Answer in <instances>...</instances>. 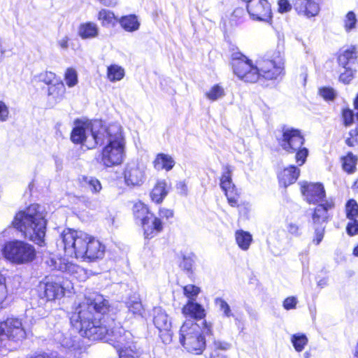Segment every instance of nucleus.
<instances>
[{
	"label": "nucleus",
	"instance_id": "5fc2aeb1",
	"mask_svg": "<svg viewBox=\"0 0 358 358\" xmlns=\"http://www.w3.org/2000/svg\"><path fill=\"white\" fill-rule=\"evenodd\" d=\"M55 78V73L51 71H46L44 74L41 75V80L49 86L53 84L52 83Z\"/></svg>",
	"mask_w": 358,
	"mask_h": 358
},
{
	"label": "nucleus",
	"instance_id": "de8ad7c7",
	"mask_svg": "<svg viewBox=\"0 0 358 358\" xmlns=\"http://www.w3.org/2000/svg\"><path fill=\"white\" fill-rule=\"evenodd\" d=\"M354 111L348 108H344L342 110V117L343 119V124L345 126L348 127L352 124L355 119Z\"/></svg>",
	"mask_w": 358,
	"mask_h": 358
},
{
	"label": "nucleus",
	"instance_id": "dca6fc26",
	"mask_svg": "<svg viewBox=\"0 0 358 358\" xmlns=\"http://www.w3.org/2000/svg\"><path fill=\"white\" fill-rule=\"evenodd\" d=\"M247 10L253 20L268 22L272 17L271 5L267 0H250Z\"/></svg>",
	"mask_w": 358,
	"mask_h": 358
},
{
	"label": "nucleus",
	"instance_id": "69168bd1",
	"mask_svg": "<svg viewBox=\"0 0 358 358\" xmlns=\"http://www.w3.org/2000/svg\"><path fill=\"white\" fill-rule=\"evenodd\" d=\"M355 143H356L355 141V139L352 138L351 137H348L346 138L345 140V143L350 146V147H352L355 145Z\"/></svg>",
	"mask_w": 358,
	"mask_h": 358
},
{
	"label": "nucleus",
	"instance_id": "3c124183",
	"mask_svg": "<svg viewBox=\"0 0 358 358\" xmlns=\"http://www.w3.org/2000/svg\"><path fill=\"white\" fill-rule=\"evenodd\" d=\"M297 303H298V300H297L296 297L293 296H289V297H287L283 301L282 306L285 310H289L295 309L296 307Z\"/></svg>",
	"mask_w": 358,
	"mask_h": 358
},
{
	"label": "nucleus",
	"instance_id": "ddd939ff",
	"mask_svg": "<svg viewBox=\"0 0 358 358\" xmlns=\"http://www.w3.org/2000/svg\"><path fill=\"white\" fill-rule=\"evenodd\" d=\"M124 143H107L103 148L100 163L105 167H113L123 161Z\"/></svg>",
	"mask_w": 358,
	"mask_h": 358
},
{
	"label": "nucleus",
	"instance_id": "09e8293b",
	"mask_svg": "<svg viewBox=\"0 0 358 358\" xmlns=\"http://www.w3.org/2000/svg\"><path fill=\"white\" fill-rule=\"evenodd\" d=\"M345 72L341 73L339 76V80L344 84H348L354 76V71L352 69V66L350 68H344Z\"/></svg>",
	"mask_w": 358,
	"mask_h": 358
},
{
	"label": "nucleus",
	"instance_id": "8fccbe9b",
	"mask_svg": "<svg viewBox=\"0 0 358 358\" xmlns=\"http://www.w3.org/2000/svg\"><path fill=\"white\" fill-rule=\"evenodd\" d=\"M213 340V350L217 351L218 350H227L230 349L231 345L226 341H220V340H215L213 336L210 337V340Z\"/></svg>",
	"mask_w": 358,
	"mask_h": 358
},
{
	"label": "nucleus",
	"instance_id": "6e6d98bb",
	"mask_svg": "<svg viewBox=\"0 0 358 358\" xmlns=\"http://www.w3.org/2000/svg\"><path fill=\"white\" fill-rule=\"evenodd\" d=\"M278 10L280 13H287L291 10V5L287 0H278Z\"/></svg>",
	"mask_w": 358,
	"mask_h": 358
},
{
	"label": "nucleus",
	"instance_id": "9d476101",
	"mask_svg": "<svg viewBox=\"0 0 358 358\" xmlns=\"http://www.w3.org/2000/svg\"><path fill=\"white\" fill-rule=\"evenodd\" d=\"M281 136H277L278 145L285 152L292 154L305 143V138L300 129L283 124L280 129Z\"/></svg>",
	"mask_w": 358,
	"mask_h": 358
},
{
	"label": "nucleus",
	"instance_id": "e433bc0d",
	"mask_svg": "<svg viewBox=\"0 0 358 358\" xmlns=\"http://www.w3.org/2000/svg\"><path fill=\"white\" fill-rule=\"evenodd\" d=\"M346 217L354 220L358 216V203L353 199H349L345 204Z\"/></svg>",
	"mask_w": 358,
	"mask_h": 358
},
{
	"label": "nucleus",
	"instance_id": "b1692460",
	"mask_svg": "<svg viewBox=\"0 0 358 358\" xmlns=\"http://www.w3.org/2000/svg\"><path fill=\"white\" fill-rule=\"evenodd\" d=\"M175 160L167 154L158 153L153 162L154 168L157 170L171 171L175 166Z\"/></svg>",
	"mask_w": 358,
	"mask_h": 358
},
{
	"label": "nucleus",
	"instance_id": "2f4dec72",
	"mask_svg": "<svg viewBox=\"0 0 358 358\" xmlns=\"http://www.w3.org/2000/svg\"><path fill=\"white\" fill-rule=\"evenodd\" d=\"M215 305L218 308L224 318L229 319L234 316V313L228 302L222 297H216L214 300Z\"/></svg>",
	"mask_w": 358,
	"mask_h": 358
},
{
	"label": "nucleus",
	"instance_id": "603ef678",
	"mask_svg": "<svg viewBox=\"0 0 358 358\" xmlns=\"http://www.w3.org/2000/svg\"><path fill=\"white\" fill-rule=\"evenodd\" d=\"M352 222H348L346 227V232L349 236H355L358 234V220L356 219L351 220Z\"/></svg>",
	"mask_w": 358,
	"mask_h": 358
},
{
	"label": "nucleus",
	"instance_id": "cd10ccee",
	"mask_svg": "<svg viewBox=\"0 0 358 358\" xmlns=\"http://www.w3.org/2000/svg\"><path fill=\"white\" fill-rule=\"evenodd\" d=\"M357 59V52L355 46H352L345 50L343 54L339 55L338 61L339 65L343 68H350L355 63Z\"/></svg>",
	"mask_w": 358,
	"mask_h": 358
},
{
	"label": "nucleus",
	"instance_id": "1a4fd4ad",
	"mask_svg": "<svg viewBox=\"0 0 358 358\" xmlns=\"http://www.w3.org/2000/svg\"><path fill=\"white\" fill-rule=\"evenodd\" d=\"M26 337V331L21 320L15 317H8L0 322V348L6 347L8 341L18 342Z\"/></svg>",
	"mask_w": 358,
	"mask_h": 358
},
{
	"label": "nucleus",
	"instance_id": "f257e3e1",
	"mask_svg": "<svg viewBox=\"0 0 358 358\" xmlns=\"http://www.w3.org/2000/svg\"><path fill=\"white\" fill-rule=\"evenodd\" d=\"M109 301L99 292L85 295L82 302L75 303L70 317L71 325L80 335L92 341L103 340L114 347L119 358H136L133 336L122 327L112 325L114 320H108Z\"/></svg>",
	"mask_w": 358,
	"mask_h": 358
},
{
	"label": "nucleus",
	"instance_id": "f03ea898",
	"mask_svg": "<svg viewBox=\"0 0 358 358\" xmlns=\"http://www.w3.org/2000/svg\"><path fill=\"white\" fill-rule=\"evenodd\" d=\"M234 73L246 83H257L263 87H273L284 75V59L279 51L267 53L256 65L240 52H233L231 62Z\"/></svg>",
	"mask_w": 358,
	"mask_h": 358
},
{
	"label": "nucleus",
	"instance_id": "c85d7f7f",
	"mask_svg": "<svg viewBox=\"0 0 358 358\" xmlns=\"http://www.w3.org/2000/svg\"><path fill=\"white\" fill-rule=\"evenodd\" d=\"M235 237L236 243L242 250L246 251L249 249L252 242V236L249 231L242 229L237 230Z\"/></svg>",
	"mask_w": 358,
	"mask_h": 358
},
{
	"label": "nucleus",
	"instance_id": "c9c22d12",
	"mask_svg": "<svg viewBox=\"0 0 358 358\" xmlns=\"http://www.w3.org/2000/svg\"><path fill=\"white\" fill-rule=\"evenodd\" d=\"M343 23L344 29L348 33L355 29L357 23V19L354 11L351 10L347 13L343 20Z\"/></svg>",
	"mask_w": 358,
	"mask_h": 358
},
{
	"label": "nucleus",
	"instance_id": "72a5a7b5",
	"mask_svg": "<svg viewBox=\"0 0 358 358\" xmlns=\"http://www.w3.org/2000/svg\"><path fill=\"white\" fill-rule=\"evenodd\" d=\"M126 306L129 312L131 313L134 316H141L143 310V306L140 299L134 296L130 297L126 302Z\"/></svg>",
	"mask_w": 358,
	"mask_h": 358
},
{
	"label": "nucleus",
	"instance_id": "c03bdc74",
	"mask_svg": "<svg viewBox=\"0 0 358 358\" xmlns=\"http://www.w3.org/2000/svg\"><path fill=\"white\" fill-rule=\"evenodd\" d=\"M295 155V160L299 166L303 165L307 159V157L309 155V150L306 147H300V148H297L294 152Z\"/></svg>",
	"mask_w": 358,
	"mask_h": 358
},
{
	"label": "nucleus",
	"instance_id": "58836bf2",
	"mask_svg": "<svg viewBox=\"0 0 358 358\" xmlns=\"http://www.w3.org/2000/svg\"><path fill=\"white\" fill-rule=\"evenodd\" d=\"M58 270L70 274H74L78 273L79 270L82 271V268L76 264L71 262L60 260L58 266Z\"/></svg>",
	"mask_w": 358,
	"mask_h": 358
},
{
	"label": "nucleus",
	"instance_id": "6ab92c4d",
	"mask_svg": "<svg viewBox=\"0 0 358 358\" xmlns=\"http://www.w3.org/2000/svg\"><path fill=\"white\" fill-rule=\"evenodd\" d=\"M316 205L312 213L313 224H325L328 222L329 210L334 208V199L329 198Z\"/></svg>",
	"mask_w": 358,
	"mask_h": 358
},
{
	"label": "nucleus",
	"instance_id": "412c9836",
	"mask_svg": "<svg viewBox=\"0 0 358 358\" xmlns=\"http://www.w3.org/2000/svg\"><path fill=\"white\" fill-rule=\"evenodd\" d=\"M294 6L299 13L308 17L317 15L320 11L319 5L313 0H297Z\"/></svg>",
	"mask_w": 358,
	"mask_h": 358
},
{
	"label": "nucleus",
	"instance_id": "5701e85b",
	"mask_svg": "<svg viewBox=\"0 0 358 358\" xmlns=\"http://www.w3.org/2000/svg\"><path fill=\"white\" fill-rule=\"evenodd\" d=\"M99 34L98 25L92 22L81 23L78 28V35L83 39H92L96 38Z\"/></svg>",
	"mask_w": 358,
	"mask_h": 358
},
{
	"label": "nucleus",
	"instance_id": "393cba45",
	"mask_svg": "<svg viewBox=\"0 0 358 358\" xmlns=\"http://www.w3.org/2000/svg\"><path fill=\"white\" fill-rule=\"evenodd\" d=\"M121 27L128 32L137 31L140 27V22L134 14L122 16L118 20Z\"/></svg>",
	"mask_w": 358,
	"mask_h": 358
},
{
	"label": "nucleus",
	"instance_id": "7c9ffc66",
	"mask_svg": "<svg viewBox=\"0 0 358 358\" xmlns=\"http://www.w3.org/2000/svg\"><path fill=\"white\" fill-rule=\"evenodd\" d=\"M290 341L297 352H302L308 343L307 336L303 333H296L291 336Z\"/></svg>",
	"mask_w": 358,
	"mask_h": 358
},
{
	"label": "nucleus",
	"instance_id": "4c0bfd02",
	"mask_svg": "<svg viewBox=\"0 0 358 358\" xmlns=\"http://www.w3.org/2000/svg\"><path fill=\"white\" fill-rule=\"evenodd\" d=\"M83 180L87 187L92 193L97 194L101 190L102 186L101 182L97 178L92 176H86L84 177Z\"/></svg>",
	"mask_w": 358,
	"mask_h": 358
},
{
	"label": "nucleus",
	"instance_id": "ea45409f",
	"mask_svg": "<svg viewBox=\"0 0 358 358\" xmlns=\"http://www.w3.org/2000/svg\"><path fill=\"white\" fill-rule=\"evenodd\" d=\"M64 80L69 87H73L78 84V73L72 67L67 68L64 73Z\"/></svg>",
	"mask_w": 358,
	"mask_h": 358
},
{
	"label": "nucleus",
	"instance_id": "6e6552de",
	"mask_svg": "<svg viewBox=\"0 0 358 358\" xmlns=\"http://www.w3.org/2000/svg\"><path fill=\"white\" fill-rule=\"evenodd\" d=\"M132 210L136 223L141 225L144 231L145 238L150 239L162 231V220L155 217L143 203H136Z\"/></svg>",
	"mask_w": 358,
	"mask_h": 358
},
{
	"label": "nucleus",
	"instance_id": "bf43d9fd",
	"mask_svg": "<svg viewBox=\"0 0 358 358\" xmlns=\"http://www.w3.org/2000/svg\"><path fill=\"white\" fill-rule=\"evenodd\" d=\"M287 230L290 234H292L294 236L300 235L299 226L296 224H294V223L289 224V225L287 227Z\"/></svg>",
	"mask_w": 358,
	"mask_h": 358
},
{
	"label": "nucleus",
	"instance_id": "473e14b6",
	"mask_svg": "<svg viewBox=\"0 0 358 358\" xmlns=\"http://www.w3.org/2000/svg\"><path fill=\"white\" fill-rule=\"evenodd\" d=\"M343 169L348 174L353 173L356 170L357 157L352 152H348L346 156L341 158Z\"/></svg>",
	"mask_w": 358,
	"mask_h": 358
},
{
	"label": "nucleus",
	"instance_id": "e2e57ef3",
	"mask_svg": "<svg viewBox=\"0 0 358 358\" xmlns=\"http://www.w3.org/2000/svg\"><path fill=\"white\" fill-rule=\"evenodd\" d=\"M68 42H69V38H68V37L66 36V37L63 38L62 39H61L60 41H59L58 43L62 49H66L69 46Z\"/></svg>",
	"mask_w": 358,
	"mask_h": 358
},
{
	"label": "nucleus",
	"instance_id": "a878e982",
	"mask_svg": "<svg viewBox=\"0 0 358 358\" xmlns=\"http://www.w3.org/2000/svg\"><path fill=\"white\" fill-rule=\"evenodd\" d=\"M167 194L168 191L166 189V182L164 180H159L156 183L150 192V197L154 202L160 203L162 202Z\"/></svg>",
	"mask_w": 358,
	"mask_h": 358
},
{
	"label": "nucleus",
	"instance_id": "39448f33",
	"mask_svg": "<svg viewBox=\"0 0 358 358\" xmlns=\"http://www.w3.org/2000/svg\"><path fill=\"white\" fill-rule=\"evenodd\" d=\"M201 326L192 319L187 320L180 329L179 341L182 347L194 355H201L206 346V339L210 342L213 336V326L206 320L201 321Z\"/></svg>",
	"mask_w": 358,
	"mask_h": 358
},
{
	"label": "nucleus",
	"instance_id": "4468645a",
	"mask_svg": "<svg viewBox=\"0 0 358 358\" xmlns=\"http://www.w3.org/2000/svg\"><path fill=\"white\" fill-rule=\"evenodd\" d=\"M146 168L143 164L129 162L124 171V179L127 186L136 187L141 186L146 180Z\"/></svg>",
	"mask_w": 358,
	"mask_h": 358
},
{
	"label": "nucleus",
	"instance_id": "a18cd8bd",
	"mask_svg": "<svg viewBox=\"0 0 358 358\" xmlns=\"http://www.w3.org/2000/svg\"><path fill=\"white\" fill-rule=\"evenodd\" d=\"M319 94L325 101H334L337 96L336 92L331 87H322L320 88Z\"/></svg>",
	"mask_w": 358,
	"mask_h": 358
},
{
	"label": "nucleus",
	"instance_id": "a211bd4d",
	"mask_svg": "<svg viewBox=\"0 0 358 358\" xmlns=\"http://www.w3.org/2000/svg\"><path fill=\"white\" fill-rule=\"evenodd\" d=\"M101 133L99 136L108 140V143H124V138L122 134V128L117 122L109 123L108 125H103L101 121V127L99 128Z\"/></svg>",
	"mask_w": 358,
	"mask_h": 358
},
{
	"label": "nucleus",
	"instance_id": "052dcab7",
	"mask_svg": "<svg viewBox=\"0 0 358 358\" xmlns=\"http://www.w3.org/2000/svg\"><path fill=\"white\" fill-rule=\"evenodd\" d=\"M234 320L235 324L238 327V329L242 331L243 330V327L241 325V320L238 317L237 315L234 313V316L231 317Z\"/></svg>",
	"mask_w": 358,
	"mask_h": 358
},
{
	"label": "nucleus",
	"instance_id": "680f3d73",
	"mask_svg": "<svg viewBox=\"0 0 358 358\" xmlns=\"http://www.w3.org/2000/svg\"><path fill=\"white\" fill-rule=\"evenodd\" d=\"M349 136L352 138L355 139L356 143H358V128H355L354 129H351L349 131Z\"/></svg>",
	"mask_w": 358,
	"mask_h": 358
},
{
	"label": "nucleus",
	"instance_id": "f8f14e48",
	"mask_svg": "<svg viewBox=\"0 0 358 358\" xmlns=\"http://www.w3.org/2000/svg\"><path fill=\"white\" fill-rule=\"evenodd\" d=\"M152 322L159 331V336L165 344L171 343L172 340L171 322L162 307H155L152 310Z\"/></svg>",
	"mask_w": 358,
	"mask_h": 358
},
{
	"label": "nucleus",
	"instance_id": "f3484780",
	"mask_svg": "<svg viewBox=\"0 0 358 358\" xmlns=\"http://www.w3.org/2000/svg\"><path fill=\"white\" fill-rule=\"evenodd\" d=\"M220 187L227 198L229 204L232 207L238 206V194L234 184L232 182L231 171L229 166L224 170L220 178Z\"/></svg>",
	"mask_w": 358,
	"mask_h": 358
},
{
	"label": "nucleus",
	"instance_id": "79ce46f5",
	"mask_svg": "<svg viewBox=\"0 0 358 358\" xmlns=\"http://www.w3.org/2000/svg\"><path fill=\"white\" fill-rule=\"evenodd\" d=\"M224 95V89L218 84L213 85L210 90L206 93V97L213 101L217 100Z\"/></svg>",
	"mask_w": 358,
	"mask_h": 358
},
{
	"label": "nucleus",
	"instance_id": "864d4df0",
	"mask_svg": "<svg viewBox=\"0 0 358 358\" xmlns=\"http://www.w3.org/2000/svg\"><path fill=\"white\" fill-rule=\"evenodd\" d=\"M8 107L3 101H0V122H6L8 118Z\"/></svg>",
	"mask_w": 358,
	"mask_h": 358
},
{
	"label": "nucleus",
	"instance_id": "423d86ee",
	"mask_svg": "<svg viewBox=\"0 0 358 358\" xmlns=\"http://www.w3.org/2000/svg\"><path fill=\"white\" fill-rule=\"evenodd\" d=\"M101 120L83 121L76 119L71 133V140L76 144L87 142L88 149H93L98 145L103 144V138L99 136Z\"/></svg>",
	"mask_w": 358,
	"mask_h": 358
},
{
	"label": "nucleus",
	"instance_id": "bb28decb",
	"mask_svg": "<svg viewBox=\"0 0 358 358\" xmlns=\"http://www.w3.org/2000/svg\"><path fill=\"white\" fill-rule=\"evenodd\" d=\"M66 92L65 86L62 80H56V83L48 87V96L55 102H59L64 97Z\"/></svg>",
	"mask_w": 358,
	"mask_h": 358
},
{
	"label": "nucleus",
	"instance_id": "9b49d317",
	"mask_svg": "<svg viewBox=\"0 0 358 358\" xmlns=\"http://www.w3.org/2000/svg\"><path fill=\"white\" fill-rule=\"evenodd\" d=\"M38 296L45 301L61 299L64 295V288L60 279L53 276L45 277L38 285Z\"/></svg>",
	"mask_w": 358,
	"mask_h": 358
},
{
	"label": "nucleus",
	"instance_id": "f704fd0d",
	"mask_svg": "<svg viewBox=\"0 0 358 358\" xmlns=\"http://www.w3.org/2000/svg\"><path fill=\"white\" fill-rule=\"evenodd\" d=\"M124 76V70L117 64H111L107 68V77L111 82L122 80Z\"/></svg>",
	"mask_w": 358,
	"mask_h": 358
},
{
	"label": "nucleus",
	"instance_id": "4d7b16f0",
	"mask_svg": "<svg viewBox=\"0 0 358 358\" xmlns=\"http://www.w3.org/2000/svg\"><path fill=\"white\" fill-rule=\"evenodd\" d=\"M159 215L162 218L169 220L173 217V211L171 209L161 208L159 209Z\"/></svg>",
	"mask_w": 358,
	"mask_h": 358
},
{
	"label": "nucleus",
	"instance_id": "a19ab883",
	"mask_svg": "<svg viewBox=\"0 0 358 358\" xmlns=\"http://www.w3.org/2000/svg\"><path fill=\"white\" fill-rule=\"evenodd\" d=\"M325 228L326 224H313L314 235L312 243L315 245H320L322 241L324 236Z\"/></svg>",
	"mask_w": 358,
	"mask_h": 358
},
{
	"label": "nucleus",
	"instance_id": "20e7f679",
	"mask_svg": "<svg viewBox=\"0 0 358 358\" xmlns=\"http://www.w3.org/2000/svg\"><path fill=\"white\" fill-rule=\"evenodd\" d=\"M45 209L38 203L31 204L15 213L11 226L24 238L43 246L47 229Z\"/></svg>",
	"mask_w": 358,
	"mask_h": 358
},
{
	"label": "nucleus",
	"instance_id": "7ed1b4c3",
	"mask_svg": "<svg viewBox=\"0 0 358 358\" xmlns=\"http://www.w3.org/2000/svg\"><path fill=\"white\" fill-rule=\"evenodd\" d=\"M68 257L87 262L103 257L106 247L98 239L83 231L65 229L57 242Z\"/></svg>",
	"mask_w": 358,
	"mask_h": 358
},
{
	"label": "nucleus",
	"instance_id": "49530a36",
	"mask_svg": "<svg viewBox=\"0 0 358 358\" xmlns=\"http://www.w3.org/2000/svg\"><path fill=\"white\" fill-rule=\"evenodd\" d=\"M98 18L102 21L103 25H106L110 24L113 20L116 17L113 12L106 9H101L99 12Z\"/></svg>",
	"mask_w": 358,
	"mask_h": 358
},
{
	"label": "nucleus",
	"instance_id": "13d9d810",
	"mask_svg": "<svg viewBox=\"0 0 358 358\" xmlns=\"http://www.w3.org/2000/svg\"><path fill=\"white\" fill-rule=\"evenodd\" d=\"M176 188L179 193L182 195H187V186L184 181H180L176 185Z\"/></svg>",
	"mask_w": 358,
	"mask_h": 358
},
{
	"label": "nucleus",
	"instance_id": "37998d69",
	"mask_svg": "<svg viewBox=\"0 0 358 358\" xmlns=\"http://www.w3.org/2000/svg\"><path fill=\"white\" fill-rule=\"evenodd\" d=\"M184 295L188 299V301H195L196 296L201 292L200 287L194 285H187L182 287Z\"/></svg>",
	"mask_w": 358,
	"mask_h": 358
},
{
	"label": "nucleus",
	"instance_id": "0e129e2a",
	"mask_svg": "<svg viewBox=\"0 0 358 358\" xmlns=\"http://www.w3.org/2000/svg\"><path fill=\"white\" fill-rule=\"evenodd\" d=\"M210 358H227L224 355L220 354L218 351L213 350L211 354Z\"/></svg>",
	"mask_w": 358,
	"mask_h": 358
},
{
	"label": "nucleus",
	"instance_id": "338daca9",
	"mask_svg": "<svg viewBox=\"0 0 358 358\" xmlns=\"http://www.w3.org/2000/svg\"><path fill=\"white\" fill-rule=\"evenodd\" d=\"M327 285V280L322 278L317 282V285L320 287H324Z\"/></svg>",
	"mask_w": 358,
	"mask_h": 358
},
{
	"label": "nucleus",
	"instance_id": "4be33fe9",
	"mask_svg": "<svg viewBox=\"0 0 358 358\" xmlns=\"http://www.w3.org/2000/svg\"><path fill=\"white\" fill-rule=\"evenodd\" d=\"M300 175V169L295 165H290L284 169L279 174L278 178L280 183L285 187H287L294 183Z\"/></svg>",
	"mask_w": 358,
	"mask_h": 358
},
{
	"label": "nucleus",
	"instance_id": "aec40b11",
	"mask_svg": "<svg viewBox=\"0 0 358 358\" xmlns=\"http://www.w3.org/2000/svg\"><path fill=\"white\" fill-rule=\"evenodd\" d=\"M182 313L194 320H202L206 314L203 306L194 301H187L182 307Z\"/></svg>",
	"mask_w": 358,
	"mask_h": 358
},
{
	"label": "nucleus",
	"instance_id": "c756f323",
	"mask_svg": "<svg viewBox=\"0 0 358 358\" xmlns=\"http://www.w3.org/2000/svg\"><path fill=\"white\" fill-rule=\"evenodd\" d=\"M182 260L180 263V267L185 271L188 274L193 273V266L195 263L196 255L193 252H181Z\"/></svg>",
	"mask_w": 358,
	"mask_h": 358
},
{
	"label": "nucleus",
	"instance_id": "0eeeda50",
	"mask_svg": "<svg viewBox=\"0 0 358 358\" xmlns=\"http://www.w3.org/2000/svg\"><path fill=\"white\" fill-rule=\"evenodd\" d=\"M1 254L7 262L14 265L30 264L37 256L33 245L18 239L6 241L2 246Z\"/></svg>",
	"mask_w": 358,
	"mask_h": 358
},
{
	"label": "nucleus",
	"instance_id": "774afa93",
	"mask_svg": "<svg viewBox=\"0 0 358 358\" xmlns=\"http://www.w3.org/2000/svg\"><path fill=\"white\" fill-rule=\"evenodd\" d=\"M31 358H51V357L47 354H39V355H37L35 357H33Z\"/></svg>",
	"mask_w": 358,
	"mask_h": 358
},
{
	"label": "nucleus",
	"instance_id": "2eb2a0df",
	"mask_svg": "<svg viewBox=\"0 0 358 358\" xmlns=\"http://www.w3.org/2000/svg\"><path fill=\"white\" fill-rule=\"evenodd\" d=\"M301 192L309 204L315 205L327 199L326 191L321 182H301Z\"/></svg>",
	"mask_w": 358,
	"mask_h": 358
}]
</instances>
